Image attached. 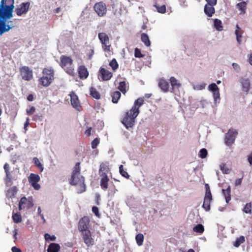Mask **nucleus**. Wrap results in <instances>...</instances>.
Returning a JSON list of instances; mask_svg holds the SVG:
<instances>
[{"label":"nucleus","instance_id":"7ed1b4c3","mask_svg":"<svg viewBox=\"0 0 252 252\" xmlns=\"http://www.w3.org/2000/svg\"><path fill=\"white\" fill-rule=\"evenodd\" d=\"M110 168L107 163L102 162L100 164L99 174L101 177L100 185L101 189L106 190L108 188L109 179L108 174H111Z\"/></svg>","mask_w":252,"mask_h":252},{"label":"nucleus","instance_id":"09e8293b","mask_svg":"<svg viewBox=\"0 0 252 252\" xmlns=\"http://www.w3.org/2000/svg\"><path fill=\"white\" fill-rule=\"evenodd\" d=\"M207 154L208 152L207 150L205 148H203L200 150L199 156L201 158H204L207 157Z\"/></svg>","mask_w":252,"mask_h":252},{"label":"nucleus","instance_id":"f8f14e48","mask_svg":"<svg viewBox=\"0 0 252 252\" xmlns=\"http://www.w3.org/2000/svg\"><path fill=\"white\" fill-rule=\"evenodd\" d=\"M98 37L100 41L102 47L104 48L105 51H110V44H109V38L106 33L100 32L98 34Z\"/></svg>","mask_w":252,"mask_h":252},{"label":"nucleus","instance_id":"dca6fc26","mask_svg":"<svg viewBox=\"0 0 252 252\" xmlns=\"http://www.w3.org/2000/svg\"><path fill=\"white\" fill-rule=\"evenodd\" d=\"M82 235L84 242L87 247H89L94 245V239L92 238L90 230L82 232Z\"/></svg>","mask_w":252,"mask_h":252},{"label":"nucleus","instance_id":"7c9ffc66","mask_svg":"<svg viewBox=\"0 0 252 252\" xmlns=\"http://www.w3.org/2000/svg\"><path fill=\"white\" fill-rule=\"evenodd\" d=\"M247 3L245 1H242L237 4V8L240 11V14H244L246 12Z\"/></svg>","mask_w":252,"mask_h":252},{"label":"nucleus","instance_id":"e2e57ef3","mask_svg":"<svg viewBox=\"0 0 252 252\" xmlns=\"http://www.w3.org/2000/svg\"><path fill=\"white\" fill-rule=\"evenodd\" d=\"M91 130H92V128L91 127H89L85 131V134L89 136L91 135Z\"/></svg>","mask_w":252,"mask_h":252},{"label":"nucleus","instance_id":"ddd939ff","mask_svg":"<svg viewBox=\"0 0 252 252\" xmlns=\"http://www.w3.org/2000/svg\"><path fill=\"white\" fill-rule=\"evenodd\" d=\"M30 2L28 1L21 3L15 9V11L16 14L20 16L23 14H26L30 8Z\"/></svg>","mask_w":252,"mask_h":252},{"label":"nucleus","instance_id":"c9c22d12","mask_svg":"<svg viewBox=\"0 0 252 252\" xmlns=\"http://www.w3.org/2000/svg\"><path fill=\"white\" fill-rule=\"evenodd\" d=\"M90 94L93 97L96 99L100 98V94L99 92L94 87H91L90 88Z\"/></svg>","mask_w":252,"mask_h":252},{"label":"nucleus","instance_id":"5701e85b","mask_svg":"<svg viewBox=\"0 0 252 252\" xmlns=\"http://www.w3.org/2000/svg\"><path fill=\"white\" fill-rule=\"evenodd\" d=\"M144 103V99L142 98H139L136 99L131 109H132L133 111H138V112H140L139 108Z\"/></svg>","mask_w":252,"mask_h":252},{"label":"nucleus","instance_id":"a878e982","mask_svg":"<svg viewBox=\"0 0 252 252\" xmlns=\"http://www.w3.org/2000/svg\"><path fill=\"white\" fill-rule=\"evenodd\" d=\"M17 188L15 186L9 188L6 191V197L8 198H12L14 197L17 192Z\"/></svg>","mask_w":252,"mask_h":252},{"label":"nucleus","instance_id":"49530a36","mask_svg":"<svg viewBox=\"0 0 252 252\" xmlns=\"http://www.w3.org/2000/svg\"><path fill=\"white\" fill-rule=\"evenodd\" d=\"M109 65L112 67L113 70H116L119 67V64L115 59H113L110 62Z\"/></svg>","mask_w":252,"mask_h":252},{"label":"nucleus","instance_id":"13d9d810","mask_svg":"<svg viewBox=\"0 0 252 252\" xmlns=\"http://www.w3.org/2000/svg\"><path fill=\"white\" fill-rule=\"evenodd\" d=\"M210 5L217 4V0H205Z\"/></svg>","mask_w":252,"mask_h":252},{"label":"nucleus","instance_id":"b1692460","mask_svg":"<svg viewBox=\"0 0 252 252\" xmlns=\"http://www.w3.org/2000/svg\"><path fill=\"white\" fill-rule=\"evenodd\" d=\"M158 86L164 92H167L169 89V83L165 79H161L158 82Z\"/></svg>","mask_w":252,"mask_h":252},{"label":"nucleus","instance_id":"2f4dec72","mask_svg":"<svg viewBox=\"0 0 252 252\" xmlns=\"http://www.w3.org/2000/svg\"><path fill=\"white\" fill-rule=\"evenodd\" d=\"M141 39L146 46L149 47L150 46L151 42L149 40V36L146 33H143L141 34Z\"/></svg>","mask_w":252,"mask_h":252},{"label":"nucleus","instance_id":"69168bd1","mask_svg":"<svg viewBox=\"0 0 252 252\" xmlns=\"http://www.w3.org/2000/svg\"><path fill=\"white\" fill-rule=\"evenodd\" d=\"M17 234H18V230H17V229H15L13 231V237H14L15 240L17 239Z\"/></svg>","mask_w":252,"mask_h":252},{"label":"nucleus","instance_id":"4d7b16f0","mask_svg":"<svg viewBox=\"0 0 252 252\" xmlns=\"http://www.w3.org/2000/svg\"><path fill=\"white\" fill-rule=\"evenodd\" d=\"M242 179L243 178L236 179L235 181V186H238L239 185H240L242 182Z\"/></svg>","mask_w":252,"mask_h":252},{"label":"nucleus","instance_id":"473e14b6","mask_svg":"<svg viewBox=\"0 0 252 252\" xmlns=\"http://www.w3.org/2000/svg\"><path fill=\"white\" fill-rule=\"evenodd\" d=\"M3 168L6 174V177L9 182L11 181L12 176L10 172V166L9 164L6 163L4 164Z\"/></svg>","mask_w":252,"mask_h":252},{"label":"nucleus","instance_id":"cd10ccee","mask_svg":"<svg viewBox=\"0 0 252 252\" xmlns=\"http://www.w3.org/2000/svg\"><path fill=\"white\" fill-rule=\"evenodd\" d=\"M112 98V101L114 103H117L121 97V94L120 92L116 91L112 93L111 94Z\"/></svg>","mask_w":252,"mask_h":252},{"label":"nucleus","instance_id":"ea45409f","mask_svg":"<svg viewBox=\"0 0 252 252\" xmlns=\"http://www.w3.org/2000/svg\"><path fill=\"white\" fill-rule=\"evenodd\" d=\"M126 83L125 81H122L119 83L118 89L124 94L126 92Z\"/></svg>","mask_w":252,"mask_h":252},{"label":"nucleus","instance_id":"052dcab7","mask_svg":"<svg viewBox=\"0 0 252 252\" xmlns=\"http://www.w3.org/2000/svg\"><path fill=\"white\" fill-rule=\"evenodd\" d=\"M11 250L12 252H22L21 250L20 249L16 247H12Z\"/></svg>","mask_w":252,"mask_h":252},{"label":"nucleus","instance_id":"3c124183","mask_svg":"<svg viewBox=\"0 0 252 252\" xmlns=\"http://www.w3.org/2000/svg\"><path fill=\"white\" fill-rule=\"evenodd\" d=\"M134 56L136 57V58H142L144 57V55H143L141 52V50L136 48L134 50Z\"/></svg>","mask_w":252,"mask_h":252},{"label":"nucleus","instance_id":"774afa93","mask_svg":"<svg viewBox=\"0 0 252 252\" xmlns=\"http://www.w3.org/2000/svg\"><path fill=\"white\" fill-rule=\"evenodd\" d=\"M249 63L252 65V54L250 55V56L249 57Z\"/></svg>","mask_w":252,"mask_h":252},{"label":"nucleus","instance_id":"c756f323","mask_svg":"<svg viewBox=\"0 0 252 252\" xmlns=\"http://www.w3.org/2000/svg\"><path fill=\"white\" fill-rule=\"evenodd\" d=\"M236 29L235 30V34L236 35V39L239 44L241 43L242 38V30L238 25L236 26Z\"/></svg>","mask_w":252,"mask_h":252},{"label":"nucleus","instance_id":"2eb2a0df","mask_svg":"<svg viewBox=\"0 0 252 252\" xmlns=\"http://www.w3.org/2000/svg\"><path fill=\"white\" fill-rule=\"evenodd\" d=\"M90 220L88 217L84 216L82 218L78 224V229L80 231L83 232L86 231H89V225Z\"/></svg>","mask_w":252,"mask_h":252},{"label":"nucleus","instance_id":"0e129e2a","mask_svg":"<svg viewBox=\"0 0 252 252\" xmlns=\"http://www.w3.org/2000/svg\"><path fill=\"white\" fill-rule=\"evenodd\" d=\"M29 118H27V119L26 120V122H25V123L24 124V128L26 130H27L26 127L29 126Z\"/></svg>","mask_w":252,"mask_h":252},{"label":"nucleus","instance_id":"58836bf2","mask_svg":"<svg viewBox=\"0 0 252 252\" xmlns=\"http://www.w3.org/2000/svg\"><path fill=\"white\" fill-rule=\"evenodd\" d=\"M12 219L15 223H18L22 221V217L20 213H14L12 215Z\"/></svg>","mask_w":252,"mask_h":252},{"label":"nucleus","instance_id":"a211bd4d","mask_svg":"<svg viewBox=\"0 0 252 252\" xmlns=\"http://www.w3.org/2000/svg\"><path fill=\"white\" fill-rule=\"evenodd\" d=\"M70 96L71 105L77 110H79L81 105L78 96L74 92H72L70 94Z\"/></svg>","mask_w":252,"mask_h":252},{"label":"nucleus","instance_id":"8fccbe9b","mask_svg":"<svg viewBox=\"0 0 252 252\" xmlns=\"http://www.w3.org/2000/svg\"><path fill=\"white\" fill-rule=\"evenodd\" d=\"M99 143V139L98 138L94 139L91 143V146L92 149H95Z\"/></svg>","mask_w":252,"mask_h":252},{"label":"nucleus","instance_id":"a18cd8bd","mask_svg":"<svg viewBox=\"0 0 252 252\" xmlns=\"http://www.w3.org/2000/svg\"><path fill=\"white\" fill-rule=\"evenodd\" d=\"M11 22H12L11 21H8L7 23L9 24V23H11ZM14 27V26H12L11 24H10V25H9V24L6 25L5 27L4 28H3L0 31V35H2L3 33H4V32H6L9 31L10 29H11Z\"/></svg>","mask_w":252,"mask_h":252},{"label":"nucleus","instance_id":"6e6d98bb","mask_svg":"<svg viewBox=\"0 0 252 252\" xmlns=\"http://www.w3.org/2000/svg\"><path fill=\"white\" fill-rule=\"evenodd\" d=\"M232 66L234 69L237 72H239L240 70V67L239 64L236 63H233Z\"/></svg>","mask_w":252,"mask_h":252},{"label":"nucleus","instance_id":"de8ad7c7","mask_svg":"<svg viewBox=\"0 0 252 252\" xmlns=\"http://www.w3.org/2000/svg\"><path fill=\"white\" fill-rule=\"evenodd\" d=\"M44 238L46 241H54L56 239V237L55 235L51 236L48 233L45 234Z\"/></svg>","mask_w":252,"mask_h":252},{"label":"nucleus","instance_id":"680f3d73","mask_svg":"<svg viewBox=\"0 0 252 252\" xmlns=\"http://www.w3.org/2000/svg\"><path fill=\"white\" fill-rule=\"evenodd\" d=\"M33 99L34 97L32 94H30L27 96V100L29 101H32L33 100Z\"/></svg>","mask_w":252,"mask_h":252},{"label":"nucleus","instance_id":"423d86ee","mask_svg":"<svg viewBox=\"0 0 252 252\" xmlns=\"http://www.w3.org/2000/svg\"><path fill=\"white\" fill-rule=\"evenodd\" d=\"M205 189L206 191L202 207L206 211H209L211 209L210 204L212 200V196L209 185L208 184L205 185Z\"/></svg>","mask_w":252,"mask_h":252},{"label":"nucleus","instance_id":"f3484780","mask_svg":"<svg viewBox=\"0 0 252 252\" xmlns=\"http://www.w3.org/2000/svg\"><path fill=\"white\" fill-rule=\"evenodd\" d=\"M112 10L116 16H120L122 14V3L118 0H112Z\"/></svg>","mask_w":252,"mask_h":252},{"label":"nucleus","instance_id":"4c0bfd02","mask_svg":"<svg viewBox=\"0 0 252 252\" xmlns=\"http://www.w3.org/2000/svg\"><path fill=\"white\" fill-rule=\"evenodd\" d=\"M170 81L172 89H174L175 88H178L181 86V84L178 82V80L174 77H171L170 78Z\"/></svg>","mask_w":252,"mask_h":252},{"label":"nucleus","instance_id":"4468645a","mask_svg":"<svg viewBox=\"0 0 252 252\" xmlns=\"http://www.w3.org/2000/svg\"><path fill=\"white\" fill-rule=\"evenodd\" d=\"M28 180L30 184L35 189H39L40 186L37 183L40 181V177L38 175L31 173L28 178Z\"/></svg>","mask_w":252,"mask_h":252},{"label":"nucleus","instance_id":"1a4fd4ad","mask_svg":"<svg viewBox=\"0 0 252 252\" xmlns=\"http://www.w3.org/2000/svg\"><path fill=\"white\" fill-rule=\"evenodd\" d=\"M33 206V199L32 197L28 198L24 196L22 197L19 203V209L20 210L23 209H29Z\"/></svg>","mask_w":252,"mask_h":252},{"label":"nucleus","instance_id":"864d4df0","mask_svg":"<svg viewBox=\"0 0 252 252\" xmlns=\"http://www.w3.org/2000/svg\"><path fill=\"white\" fill-rule=\"evenodd\" d=\"M42 115L39 114L34 115L32 117V120L33 121H41Z\"/></svg>","mask_w":252,"mask_h":252},{"label":"nucleus","instance_id":"20e7f679","mask_svg":"<svg viewBox=\"0 0 252 252\" xmlns=\"http://www.w3.org/2000/svg\"><path fill=\"white\" fill-rule=\"evenodd\" d=\"M139 114L138 111H133L130 109L125 113L122 123L125 126L126 129L132 128L135 125V119Z\"/></svg>","mask_w":252,"mask_h":252},{"label":"nucleus","instance_id":"bf43d9fd","mask_svg":"<svg viewBox=\"0 0 252 252\" xmlns=\"http://www.w3.org/2000/svg\"><path fill=\"white\" fill-rule=\"evenodd\" d=\"M248 160L251 165H252V152L248 156Z\"/></svg>","mask_w":252,"mask_h":252},{"label":"nucleus","instance_id":"603ef678","mask_svg":"<svg viewBox=\"0 0 252 252\" xmlns=\"http://www.w3.org/2000/svg\"><path fill=\"white\" fill-rule=\"evenodd\" d=\"M35 112V108L34 106H30L29 109H27L26 112L29 115L33 114Z\"/></svg>","mask_w":252,"mask_h":252},{"label":"nucleus","instance_id":"5fc2aeb1","mask_svg":"<svg viewBox=\"0 0 252 252\" xmlns=\"http://www.w3.org/2000/svg\"><path fill=\"white\" fill-rule=\"evenodd\" d=\"M92 211L95 214V216H99V210H98V207H97L96 206L93 207Z\"/></svg>","mask_w":252,"mask_h":252},{"label":"nucleus","instance_id":"bb28decb","mask_svg":"<svg viewBox=\"0 0 252 252\" xmlns=\"http://www.w3.org/2000/svg\"><path fill=\"white\" fill-rule=\"evenodd\" d=\"M222 191L223 193V194L225 197L226 202L228 203L229 201L231 199V188L230 186H228V188L226 189H222Z\"/></svg>","mask_w":252,"mask_h":252},{"label":"nucleus","instance_id":"f257e3e1","mask_svg":"<svg viewBox=\"0 0 252 252\" xmlns=\"http://www.w3.org/2000/svg\"><path fill=\"white\" fill-rule=\"evenodd\" d=\"M80 162H77L73 167L69 184L72 186H78L77 193H81L86 191L85 178L81 175Z\"/></svg>","mask_w":252,"mask_h":252},{"label":"nucleus","instance_id":"6e6552de","mask_svg":"<svg viewBox=\"0 0 252 252\" xmlns=\"http://www.w3.org/2000/svg\"><path fill=\"white\" fill-rule=\"evenodd\" d=\"M238 134L236 130L233 128L229 129L225 134L224 142L226 145L229 146L233 144L235 142L236 137Z\"/></svg>","mask_w":252,"mask_h":252},{"label":"nucleus","instance_id":"9d476101","mask_svg":"<svg viewBox=\"0 0 252 252\" xmlns=\"http://www.w3.org/2000/svg\"><path fill=\"white\" fill-rule=\"evenodd\" d=\"M113 73L107 69L101 67L98 72V78L100 81H108L111 79Z\"/></svg>","mask_w":252,"mask_h":252},{"label":"nucleus","instance_id":"c85d7f7f","mask_svg":"<svg viewBox=\"0 0 252 252\" xmlns=\"http://www.w3.org/2000/svg\"><path fill=\"white\" fill-rule=\"evenodd\" d=\"M154 6L155 7L157 10V11L160 13H165L166 12V5L165 4H163L161 5H159L158 3L156 1L155 2Z\"/></svg>","mask_w":252,"mask_h":252},{"label":"nucleus","instance_id":"aec40b11","mask_svg":"<svg viewBox=\"0 0 252 252\" xmlns=\"http://www.w3.org/2000/svg\"><path fill=\"white\" fill-rule=\"evenodd\" d=\"M240 82L241 84L242 91L248 93L251 87V83L249 79L242 77L240 80Z\"/></svg>","mask_w":252,"mask_h":252},{"label":"nucleus","instance_id":"39448f33","mask_svg":"<svg viewBox=\"0 0 252 252\" xmlns=\"http://www.w3.org/2000/svg\"><path fill=\"white\" fill-rule=\"evenodd\" d=\"M60 65L64 71L70 75H74V69L72 59L70 57L62 55L60 57Z\"/></svg>","mask_w":252,"mask_h":252},{"label":"nucleus","instance_id":"c03bdc74","mask_svg":"<svg viewBox=\"0 0 252 252\" xmlns=\"http://www.w3.org/2000/svg\"><path fill=\"white\" fill-rule=\"evenodd\" d=\"M119 170H120V173L122 176H123L124 177H125L126 179L129 178V175H128V173L124 169V166L123 165H121L120 166Z\"/></svg>","mask_w":252,"mask_h":252},{"label":"nucleus","instance_id":"79ce46f5","mask_svg":"<svg viewBox=\"0 0 252 252\" xmlns=\"http://www.w3.org/2000/svg\"><path fill=\"white\" fill-rule=\"evenodd\" d=\"M252 203H248L244 206V207L243 209V211L244 212H245L246 214H251L252 212Z\"/></svg>","mask_w":252,"mask_h":252},{"label":"nucleus","instance_id":"a19ab883","mask_svg":"<svg viewBox=\"0 0 252 252\" xmlns=\"http://www.w3.org/2000/svg\"><path fill=\"white\" fill-rule=\"evenodd\" d=\"M33 162L35 165L39 169L40 172H42L43 170L44 167L37 158H33Z\"/></svg>","mask_w":252,"mask_h":252},{"label":"nucleus","instance_id":"338daca9","mask_svg":"<svg viewBox=\"0 0 252 252\" xmlns=\"http://www.w3.org/2000/svg\"><path fill=\"white\" fill-rule=\"evenodd\" d=\"M99 198H100L99 195V194H97L96 195V204L97 205H99Z\"/></svg>","mask_w":252,"mask_h":252},{"label":"nucleus","instance_id":"0eeeda50","mask_svg":"<svg viewBox=\"0 0 252 252\" xmlns=\"http://www.w3.org/2000/svg\"><path fill=\"white\" fill-rule=\"evenodd\" d=\"M93 8L97 15L99 17H103L106 14L107 6L103 1L96 2L94 4Z\"/></svg>","mask_w":252,"mask_h":252},{"label":"nucleus","instance_id":"37998d69","mask_svg":"<svg viewBox=\"0 0 252 252\" xmlns=\"http://www.w3.org/2000/svg\"><path fill=\"white\" fill-rule=\"evenodd\" d=\"M193 230L195 232L202 233L204 231V228L202 224H198L193 227Z\"/></svg>","mask_w":252,"mask_h":252},{"label":"nucleus","instance_id":"72a5a7b5","mask_svg":"<svg viewBox=\"0 0 252 252\" xmlns=\"http://www.w3.org/2000/svg\"><path fill=\"white\" fill-rule=\"evenodd\" d=\"M214 28L218 31H221L223 30L222 22L220 20L215 19L214 22Z\"/></svg>","mask_w":252,"mask_h":252},{"label":"nucleus","instance_id":"393cba45","mask_svg":"<svg viewBox=\"0 0 252 252\" xmlns=\"http://www.w3.org/2000/svg\"><path fill=\"white\" fill-rule=\"evenodd\" d=\"M61 247L57 243H51L47 249V252H59Z\"/></svg>","mask_w":252,"mask_h":252},{"label":"nucleus","instance_id":"6ab92c4d","mask_svg":"<svg viewBox=\"0 0 252 252\" xmlns=\"http://www.w3.org/2000/svg\"><path fill=\"white\" fill-rule=\"evenodd\" d=\"M209 90L213 93L214 101L217 102L220 99V91L218 86L215 83H212L208 87Z\"/></svg>","mask_w":252,"mask_h":252},{"label":"nucleus","instance_id":"e433bc0d","mask_svg":"<svg viewBox=\"0 0 252 252\" xmlns=\"http://www.w3.org/2000/svg\"><path fill=\"white\" fill-rule=\"evenodd\" d=\"M144 238V235L142 233H138L136 235L135 240L138 246H140L143 245Z\"/></svg>","mask_w":252,"mask_h":252},{"label":"nucleus","instance_id":"4be33fe9","mask_svg":"<svg viewBox=\"0 0 252 252\" xmlns=\"http://www.w3.org/2000/svg\"><path fill=\"white\" fill-rule=\"evenodd\" d=\"M216 4L210 5L209 3L205 4L204 6V13L208 17H212L215 12L214 6Z\"/></svg>","mask_w":252,"mask_h":252},{"label":"nucleus","instance_id":"f704fd0d","mask_svg":"<svg viewBox=\"0 0 252 252\" xmlns=\"http://www.w3.org/2000/svg\"><path fill=\"white\" fill-rule=\"evenodd\" d=\"M245 241V237L243 236H241L240 237L237 238L236 240L233 242V246L235 247H239L242 244L244 243Z\"/></svg>","mask_w":252,"mask_h":252},{"label":"nucleus","instance_id":"412c9836","mask_svg":"<svg viewBox=\"0 0 252 252\" xmlns=\"http://www.w3.org/2000/svg\"><path fill=\"white\" fill-rule=\"evenodd\" d=\"M78 72L80 79H86L89 76V72L85 65H80L78 67Z\"/></svg>","mask_w":252,"mask_h":252},{"label":"nucleus","instance_id":"9b49d317","mask_svg":"<svg viewBox=\"0 0 252 252\" xmlns=\"http://www.w3.org/2000/svg\"><path fill=\"white\" fill-rule=\"evenodd\" d=\"M22 78L26 81H30L33 77L32 71L28 66H24L20 68Z\"/></svg>","mask_w":252,"mask_h":252},{"label":"nucleus","instance_id":"f03ea898","mask_svg":"<svg viewBox=\"0 0 252 252\" xmlns=\"http://www.w3.org/2000/svg\"><path fill=\"white\" fill-rule=\"evenodd\" d=\"M42 76L38 79V83L43 87L49 86L55 79V70L50 66L43 69Z\"/></svg>","mask_w":252,"mask_h":252}]
</instances>
